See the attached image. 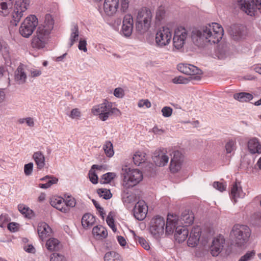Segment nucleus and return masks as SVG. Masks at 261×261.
I'll return each mask as SVG.
<instances>
[{"instance_id": "4d7b16f0", "label": "nucleus", "mask_w": 261, "mask_h": 261, "mask_svg": "<svg viewBox=\"0 0 261 261\" xmlns=\"http://www.w3.org/2000/svg\"><path fill=\"white\" fill-rule=\"evenodd\" d=\"M10 220V218L8 214H2L0 216V227H4L5 223L8 222Z\"/></svg>"}, {"instance_id": "f257e3e1", "label": "nucleus", "mask_w": 261, "mask_h": 261, "mask_svg": "<svg viewBox=\"0 0 261 261\" xmlns=\"http://www.w3.org/2000/svg\"><path fill=\"white\" fill-rule=\"evenodd\" d=\"M223 32V29L220 24L214 22L193 30L191 38L194 44L199 47H203L208 44L218 43L222 38Z\"/></svg>"}, {"instance_id": "8fccbe9b", "label": "nucleus", "mask_w": 261, "mask_h": 261, "mask_svg": "<svg viewBox=\"0 0 261 261\" xmlns=\"http://www.w3.org/2000/svg\"><path fill=\"white\" fill-rule=\"evenodd\" d=\"M40 180L46 181V184H48V185H49L50 187L53 184H56L58 179L56 177L47 175L44 177L41 178Z\"/></svg>"}, {"instance_id": "f03ea898", "label": "nucleus", "mask_w": 261, "mask_h": 261, "mask_svg": "<svg viewBox=\"0 0 261 261\" xmlns=\"http://www.w3.org/2000/svg\"><path fill=\"white\" fill-rule=\"evenodd\" d=\"M54 21L51 15H45L43 23L40 24L31 40V46L35 49L44 48L47 44L49 35L53 29Z\"/></svg>"}, {"instance_id": "2f4dec72", "label": "nucleus", "mask_w": 261, "mask_h": 261, "mask_svg": "<svg viewBox=\"0 0 261 261\" xmlns=\"http://www.w3.org/2000/svg\"><path fill=\"white\" fill-rule=\"evenodd\" d=\"M145 155L146 153L144 152L139 151L136 152L133 157L134 163L137 166H139L142 163H145L146 160Z\"/></svg>"}, {"instance_id": "4c0bfd02", "label": "nucleus", "mask_w": 261, "mask_h": 261, "mask_svg": "<svg viewBox=\"0 0 261 261\" xmlns=\"http://www.w3.org/2000/svg\"><path fill=\"white\" fill-rule=\"evenodd\" d=\"M12 5L10 3H6L3 2H0V15L2 16H6L9 13V9L11 8Z\"/></svg>"}, {"instance_id": "e2e57ef3", "label": "nucleus", "mask_w": 261, "mask_h": 261, "mask_svg": "<svg viewBox=\"0 0 261 261\" xmlns=\"http://www.w3.org/2000/svg\"><path fill=\"white\" fill-rule=\"evenodd\" d=\"M138 106L139 108H142L145 106L146 108H149L151 107V105L148 99H141L138 102Z\"/></svg>"}, {"instance_id": "6e6d98bb", "label": "nucleus", "mask_w": 261, "mask_h": 261, "mask_svg": "<svg viewBox=\"0 0 261 261\" xmlns=\"http://www.w3.org/2000/svg\"><path fill=\"white\" fill-rule=\"evenodd\" d=\"M89 177L90 181L93 184H96L98 182V176L95 172V171L90 169L89 172Z\"/></svg>"}, {"instance_id": "603ef678", "label": "nucleus", "mask_w": 261, "mask_h": 261, "mask_svg": "<svg viewBox=\"0 0 261 261\" xmlns=\"http://www.w3.org/2000/svg\"><path fill=\"white\" fill-rule=\"evenodd\" d=\"M34 168V164L33 163H29L24 165V173L26 176H30L32 174Z\"/></svg>"}, {"instance_id": "b1692460", "label": "nucleus", "mask_w": 261, "mask_h": 261, "mask_svg": "<svg viewBox=\"0 0 261 261\" xmlns=\"http://www.w3.org/2000/svg\"><path fill=\"white\" fill-rule=\"evenodd\" d=\"M32 158L38 170H42L45 166V158L43 153L41 151H37L33 153Z\"/></svg>"}, {"instance_id": "a18cd8bd", "label": "nucleus", "mask_w": 261, "mask_h": 261, "mask_svg": "<svg viewBox=\"0 0 261 261\" xmlns=\"http://www.w3.org/2000/svg\"><path fill=\"white\" fill-rule=\"evenodd\" d=\"M65 207H68L69 209L70 207H73L75 206L76 202L74 198L68 196L64 199Z\"/></svg>"}, {"instance_id": "39448f33", "label": "nucleus", "mask_w": 261, "mask_h": 261, "mask_svg": "<svg viewBox=\"0 0 261 261\" xmlns=\"http://www.w3.org/2000/svg\"><path fill=\"white\" fill-rule=\"evenodd\" d=\"M92 113L98 116L100 120L105 121L113 115L117 116L120 114V111L116 108L113 107L112 103L108 101L94 106L91 109Z\"/></svg>"}, {"instance_id": "6ab92c4d", "label": "nucleus", "mask_w": 261, "mask_h": 261, "mask_svg": "<svg viewBox=\"0 0 261 261\" xmlns=\"http://www.w3.org/2000/svg\"><path fill=\"white\" fill-rule=\"evenodd\" d=\"M228 31L231 37L235 40L242 39L246 35V28L241 25H232L230 27Z\"/></svg>"}, {"instance_id": "338daca9", "label": "nucleus", "mask_w": 261, "mask_h": 261, "mask_svg": "<svg viewBox=\"0 0 261 261\" xmlns=\"http://www.w3.org/2000/svg\"><path fill=\"white\" fill-rule=\"evenodd\" d=\"M114 95L118 98H122L124 95V92L122 88H117L114 90Z\"/></svg>"}, {"instance_id": "c9c22d12", "label": "nucleus", "mask_w": 261, "mask_h": 261, "mask_svg": "<svg viewBox=\"0 0 261 261\" xmlns=\"http://www.w3.org/2000/svg\"><path fill=\"white\" fill-rule=\"evenodd\" d=\"M105 261H121L120 255L115 251H110L106 253L104 256Z\"/></svg>"}, {"instance_id": "4be33fe9", "label": "nucleus", "mask_w": 261, "mask_h": 261, "mask_svg": "<svg viewBox=\"0 0 261 261\" xmlns=\"http://www.w3.org/2000/svg\"><path fill=\"white\" fill-rule=\"evenodd\" d=\"M201 234V229L199 226L194 227L191 231L187 244L189 247H194L197 245Z\"/></svg>"}, {"instance_id": "bb28decb", "label": "nucleus", "mask_w": 261, "mask_h": 261, "mask_svg": "<svg viewBox=\"0 0 261 261\" xmlns=\"http://www.w3.org/2000/svg\"><path fill=\"white\" fill-rule=\"evenodd\" d=\"M231 196L234 201L238 198H243L245 193L243 192L240 183L236 182L232 187L231 189Z\"/></svg>"}, {"instance_id": "c03bdc74", "label": "nucleus", "mask_w": 261, "mask_h": 261, "mask_svg": "<svg viewBox=\"0 0 261 261\" xmlns=\"http://www.w3.org/2000/svg\"><path fill=\"white\" fill-rule=\"evenodd\" d=\"M134 238L136 241L138 242L141 245V246L145 250H148L149 249L150 246L144 238L140 237L139 236H137L135 233Z\"/></svg>"}, {"instance_id": "a878e982", "label": "nucleus", "mask_w": 261, "mask_h": 261, "mask_svg": "<svg viewBox=\"0 0 261 261\" xmlns=\"http://www.w3.org/2000/svg\"><path fill=\"white\" fill-rule=\"evenodd\" d=\"M27 77V76L22 65L19 66L15 71V81L18 84H23L25 83Z\"/></svg>"}, {"instance_id": "cd10ccee", "label": "nucleus", "mask_w": 261, "mask_h": 261, "mask_svg": "<svg viewBox=\"0 0 261 261\" xmlns=\"http://www.w3.org/2000/svg\"><path fill=\"white\" fill-rule=\"evenodd\" d=\"M50 204L62 212L67 213L69 212V208L65 207L64 199L62 198L58 197L51 200Z\"/></svg>"}, {"instance_id": "bf43d9fd", "label": "nucleus", "mask_w": 261, "mask_h": 261, "mask_svg": "<svg viewBox=\"0 0 261 261\" xmlns=\"http://www.w3.org/2000/svg\"><path fill=\"white\" fill-rule=\"evenodd\" d=\"M50 261H64V256L62 254L54 253L50 257Z\"/></svg>"}, {"instance_id": "3c124183", "label": "nucleus", "mask_w": 261, "mask_h": 261, "mask_svg": "<svg viewBox=\"0 0 261 261\" xmlns=\"http://www.w3.org/2000/svg\"><path fill=\"white\" fill-rule=\"evenodd\" d=\"M123 24L128 26L134 27V20L133 16L130 14H127L125 15L123 18Z\"/></svg>"}, {"instance_id": "774afa93", "label": "nucleus", "mask_w": 261, "mask_h": 261, "mask_svg": "<svg viewBox=\"0 0 261 261\" xmlns=\"http://www.w3.org/2000/svg\"><path fill=\"white\" fill-rule=\"evenodd\" d=\"M19 224L17 223L11 222L8 225V229L12 232H15L18 230Z\"/></svg>"}, {"instance_id": "aec40b11", "label": "nucleus", "mask_w": 261, "mask_h": 261, "mask_svg": "<svg viewBox=\"0 0 261 261\" xmlns=\"http://www.w3.org/2000/svg\"><path fill=\"white\" fill-rule=\"evenodd\" d=\"M119 0H105L103 9L108 16H112L117 11Z\"/></svg>"}, {"instance_id": "a211bd4d", "label": "nucleus", "mask_w": 261, "mask_h": 261, "mask_svg": "<svg viewBox=\"0 0 261 261\" xmlns=\"http://www.w3.org/2000/svg\"><path fill=\"white\" fill-rule=\"evenodd\" d=\"M133 211L134 216L136 219L138 220H143L146 217L148 206L144 201H139L135 204Z\"/></svg>"}, {"instance_id": "0e129e2a", "label": "nucleus", "mask_w": 261, "mask_h": 261, "mask_svg": "<svg viewBox=\"0 0 261 261\" xmlns=\"http://www.w3.org/2000/svg\"><path fill=\"white\" fill-rule=\"evenodd\" d=\"M30 76L32 77H36L39 76L42 74V71L40 69L31 68L29 70Z\"/></svg>"}, {"instance_id": "5701e85b", "label": "nucleus", "mask_w": 261, "mask_h": 261, "mask_svg": "<svg viewBox=\"0 0 261 261\" xmlns=\"http://www.w3.org/2000/svg\"><path fill=\"white\" fill-rule=\"evenodd\" d=\"M194 220V216L193 213L190 210H185L182 214L180 219L178 217V221L180 222L181 225L187 226L192 224Z\"/></svg>"}, {"instance_id": "dca6fc26", "label": "nucleus", "mask_w": 261, "mask_h": 261, "mask_svg": "<svg viewBox=\"0 0 261 261\" xmlns=\"http://www.w3.org/2000/svg\"><path fill=\"white\" fill-rule=\"evenodd\" d=\"M166 150L164 149H156L153 154L152 160L155 164L159 167H163L167 164L169 158Z\"/></svg>"}, {"instance_id": "680f3d73", "label": "nucleus", "mask_w": 261, "mask_h": 261, "mask_svg": "<svg viewBox=\"0 0 261 261\" xmlns=\"http://www.w3.org/2000/svg\"><path fill=\"white\" fill-rule=\"evenodd\" d=\"M213 187L220 192H223L226 189V185L219 181H215L213 183Z\"/></svg>"}, {"instance_id": "473e14b6", "label": "nucleus", "mask_w": 261, "mask_h": 261, "mask_svg": "<svg viewBox=\"0 0 261 261\" xmlns=\"http://www.w3.org/2000/svg\"><path fill=\"white\" fill-rule=\"evenodd\" d=\"M18 211L26 218L31 219L34 216L33 211L24 204L18 205Z\"/></svg>"}, {"instance_id": "f704fd0d", "label": "nucleus", "mask_w": 261, "mask_h": 261, "mask_svg": "<svg viewBox=\"0 0 261 261\" xmlns=\"http://www.w3.org/2000/svg\"><path fill=\"white\" fill-rule=\"evenodd\" d=\"M47 249L50 251H57L59 249V241L55 238L48 239L46 243Z\"/></svg>"}, {"instance_id": "052dcab7", "label": "nucleus", "mask_w": 261, "mask_h": 261, "mask_svg": "<svg viewBox=\"0 0 261 261\" xmlns=\"http://www.w3.org/2000/svg\"><path fill=\"white\" fill-rule=\"evenodd\" d=\"M106 221L110 227L112 228L113 231L115 232L116 231V228L114 224V220L112 216H111L110 214L108 216Z\"/></svg>"}, {"instance_id": "20e7f679", "label": "nucleus", "mask_w": 261, "mask_h": 261, "mask_svg": "<svg viewBox=\"0 0 261 261\" xmlns=\"http://www.w3.org/2000/svg\"><path fill=\"white\" fill-rule=\"evenodd\" d=\"M121 175L123 177L122 186L126 189L137 185L143 178L141 171L127 165L122 167Z\"/></svg>"}, {"instance_id": "09e8293b", "label": "nucleus", "mask_w": 261, "mask_h": 261, "mask_svg": "<svg viewBox=\"0 0 261 261\" xmlns=\"http://www.w3.org/2000/svg\"><path fill=\"white\" fill-rule=\"evenodd\" d=\"M225 149L227 153H230L236 149V141L229 140L225 145Z\"/></svg>"}, {"instance_id": "c85d7f7f", "label": "nucleus", "mask_w": 261, "mask_h": 261, "mask_svg": "<svg viewBox=\"0 0 261 261\" xmlns=\"http://www.w3.org/2000/svg\"><path fill=\"white\" fill-rule=\"evenodd\" d=\"M95 222V217L90 214L84 215L82 219V224L84 228H88L94 225Z\"/></svg>"}, {"instance_id": "f8f14e48", "label": "nucleus", "mask_w": 261, "mask_h": 261, "mask_svg": "<svg viewBox=\"0 0 261 261\" xmlns=\"http://www.w3.org/2000/svg\"><path fill=\"white\" fill-rule=\"evenodd\" d=\"M165 221L163 217L156 216L153 217L150 224V232L158 239L164 233Z\"/></svg>"}, {"instance_id": "58836bf2", "label": "nucleus", "mask_w": 261, "mask_h": 261, "mask_svg": "<svg viewBox=\"0 0 261 261\" xmlns=\"http://www.w3.org/2000/svg\"><path fill=\"white\" fill-rule=\"evenodd\" d=\"M17 122L19 124H22L25 123L27 126L30 127H33L35 126L34 119L31 117L19 118L18 119Z\"/></svg>"}, {"instance_id": "1a4fd4ad", "label": "nucleus", "mask_w": 261, "mask_h": 261, "mask_svg": "<svg viewBox=\"0 0 261 261\" xmlns=\"http://www.w3.org/2000/svg\"><path fill=\"white\" fill-rule=\"evenodd\" d=\"M30 4V0H18L16 1L11 13V23L16 26L24 15Z\"/></svg>"}, {"instance_id": "13d9d810", "label": "nucleus", "mask_w": 261, "mask_h": 261, "mask_svg": "<svg viewBox=\"0 0 261 261\" xmlns=\"http://www.w3.org/2000/svg\"><path fill=\"white\" fill-rule=\"evenodd\" d=\"M255 252L254 250L247 252L245 255L242 256L239 261H248L252 258L255 255Z\"/></svg>"}, {"instance_id": "9d476101", "label": "nucleus", "mask_w": 261, "mask_h": 261, "mask_svg": "<svg viewBox=\"0 0 261 261\" xmlns=\"http://www.w3.org/2000/svg\"><path fill=\"white\" fill-rule=\"evenodd\" d=\"M38 24V19L35 15L28 16L19 28V33L22 36L29 38L33 33Z\"/></svg>"}, {"instance_id": "9b49d317", "label": "nucleus", "mask_w": 261, "mask_h": 261, "mask_svg": "<svg viewBox=\"0 0 261 261\" xmlns=\"http://www.w3.org/2000/svg\"><path fill=\"white\" fill-rule=\"evenodd\" d=\"M172 36V31L169 28H160L155 34V42L156 46L163 47L168 45L171 42Z\"/></svg>"}, {"instance_id": "79ce46f5", "label": "nucleus", "mask_w": 261, "mask_h": 261, "mask_svg": "<svg viewBox=\"0 0 261 261\" xmlns=\"http://www.w3.org/2000/svg\"><path fill=\"white\" fill-rule=\"evenodd\" d=\"M97 193L99 197H102L105 199H109L112 196L110 190L107 189H99L97 190Z\"/></svg>"}, {"instance_id": "a19ab883", "label": "nucleus", "mask_w": 261, "mask_h": 261, "mask_svg": "<svg viewBox=\"0 0 261 261\" xmlns=\"http://www.w3.org/2000/svg\"><path fill=\"white\" fill-rule=\"evenodd\" d=\"M124 190L122 195L123 202L125 203H130L134 200V197L129 193L126 189Z\"/></svg>"}, {"instance_id": "ea45409f", "label": "nucleus", "mask_w": 261, "mask_h": 261, "mask_svg": "<svg viewBox=\"0 0 261 261\" xmlns=\"http://www.w3.org/2000/svg\"><path fill=\"white\" fill-rule=\"evenodd\" d=\"M116 175L114 173L108 172L104 174L100 179L101 184L109 183L112 179L114 178Z\"/></svg>"}, {"instance_id": "864d4df0", "label": "nucleus", "mask_w": 261, "mask_h": 261, "mask_svg": "<svg viewBox=\"0 0 261 261\" xmlns=\"http://www.w3.org/2000/svg\"><path fill=\"white\" fill-rule=\"evenodd\" d=\"M69 117L72 119H79L81 117V112L77 108H75L71 111Z\"/></svg>"}, {"instance_id": "412c9836", "label": "nucleus", "mask_w": 261, "mask_h": 261, "mask_svg": "<svg viewBox=\"0 0 261 261\" xmlns=\"http://www.w3.org/2000/svg\"><path fill=\"white\" fill-rule=\"evenodd\" d=\"M247 148L251 154H261V142L256 137H252L249 139Z\"/></svg>"}, {"instance_id": "e433bc0d", "label": "nucleus", "mask_w": 261, "mask_h": 261, "mask_svg": "<svg viewBox=\"0 0 261 261\" xmlns=\"http://www.w3.org/2000/svg\"><path fill=\"white\" fill-rule=\"evenodd\" d=\"M103 149L108 157L110 158L113 156L114 151L113 150V144L111 141H107L105 142L103 146Z\"/></svg>"}, {"instance_id": "de8ad7c7", "label": "nucleus", "mask_w": 261, "mask_h": 261, "mask_svg": "<svg viewBox=\"0 0 261 261\" xmlns=\"http://www.w3.org/2000/svg\"><path fill=\"white\" fill-rule=\"evenodd\" d=\"M165 17V10L163 7H160L156 12L155 19L158 21H161Z\"/></svg>"}, {"instance_id": "4468645a", "label": "nucleus", "mask_w": 261, "mask_h": 261, "mask_svg": "<svg viewBox=\"0 0 261 261\" xmlns=\"http://www.w3.org/2000/svg\"><path fill=\"white\" fill-rule=\"evenodd\" d=\"M177 69L184 74L189 75L192 80L198 81L201 79L202 70L193 65L179 64L177 65Z\"/></svg>"}, {"instance_id": "5fc2aeb1", "label": "nucleus", "mask_w": 261, "mask_h": 261, "mask_svg": "<svg viewBox=\"0 0 261 261\" xmlns=\"http://www.w3.org/2000/svg\"><path fill=\"white\" fill-rule=\"evenodd\" d=\"M162 115L164 117H169L172 115L173 109L170 107H164L161 110Z\"/></svg>"}, {"instance_id": "7c9ffc66", "label": "nucleus", "mask_w": 261, "mask_h": 261, "mask_svg": "<svg viewBox=\"0 0 261 261\" xmlns=\"http://www.w3.org/2000/svg\"><path fill=\"white\" fill-rule=\"evenodd\" d=\"M233 98L241 102H247L252 100L253 95L247 92L237 93L233 95Z\"/></svg>"}, {"instance_id": "6e6552de", "label": "nucleus", "mask_w": 261, "mask_h": 261, "mask_svg": "<svg viewBox=\"0 0 261 261\" xmlns=\"http://www.w3.org/2000/svg\"><path fill=\"white\" fill-rule=\"evenodd\" d=\"M238 3L240 9L248 15L261 13V0H238Z\"/></svg>"}, {"instance_id": "2eb2a0df", "label": "nucleus", "mask_w": 261, "mask_h": 261, "mask_svg": "<svg viewBox=\"0 0 261 261\" xmlns=\"http://www.w3.org/2000/svg\"><path fill=\"white\" fill-rule=\"evenodd\" d=\"M171 156L169 168L172 173H177L181 169L184 163V155L178 150L169 153Z\"/></svg>"}, {"instance_id": "72a5a7b5", "label": "nucleus", "mask_w": 261, "mask_h": 261, "mask_svg": "<svg viewBox=\"0 0 261 261\" xmlns=\"http://www.w3.org/2000/svg\"><path fill=\"white\" fill-rule=\"evenodd\" d=\"M71 34L70 37V43L69 46L71 47L75 42L78 40L79 36V28L77 25L74 24L71 29Z\"/></svg>"}, {"instance_id": "393cba45", "label": "nucleus", "mask_w": 261, "mask_h": 261, "mask_svg": "<svg viewBox=\"0 0 261 261\" xmlns=\"http://www.w3.org/2000/svg\"><path fill=\"white\" fill-rule=\"evenodd\" d=\"M51 233V229L44 222L39 223L38 226V233L40 238L43 240Z\"/></svg>"}, {"instance_id": "7ed1b4c3", "label": "nucleus", "mask_w": 261, "mask_h": 261, "mask_svg": "<svg viewBox=\"0 0 261 261\" xmlns=\"http://www.w3.org/2000/svg\"><path fill=\"white\" fill-rule=\"evenodd\" d=\"M181 222L178 221V216L176 215L168 214L167 219L165 232L170 234L174 232L175 240L179 243L184 242L187 238L189 230L185 226H181Z\"/></svg>"}, {"instance_id": "c756f323", "label": "nucleus", "mask_w": 261, "mask_h": 261, "mask_svg": "<svg viewBox=\"0 0 261 261\" xmlns=\"http://www.w3.org/2000/svg\"><path fill=\"white\" fill-rule=\"evenodd\" d=\"M92 233L97 239H102L106 238L108 236L107 229L100 225L95 226L93 228Z\"/></svg>"}, {"instance_id": "0eeeda50", "label": "nucleus", "mask_w": 261, "mask_h": 261, "mask_svg": "<svg viewBox=\"0 0 261 261\" xmlns=\"http://www.w3.org/2000/svg\"><path fill=\"white\" fill-rule=\"evenodd\" d=\"M152 15L151 11L146 8L140 10L137 14L136 28L138 32L144 33L150 26Z\"/></svg>"}, {"instance_id": "49530a36", "label": "nucleus", "mask_w": 261, "mask_h": 261, "mask_svg": "<svg viewBox=\"0 0 261 261\" xmlns=\"http://www.w3.org/2000/svg\"><path fill=\"white\" fill-rule=\"evenodd\" d=\"M133 30V28L128 26L127 25H125V24H122L121 33L122 35H123L124 36L128 37L132 35Z\"/></svg>"}, {"instance_id": "f3484780", "label": "nucleus", "mask_w": 261, "mask_h": 261, "mask_svg": "<svg viewBox=\"0 0 261 261\" xmlns=\"http://www.w3.org/2000/svg\"><path fill=\"white\" fill-rule=\"evenodd\" d=\"M225 240L223 236L220 234L214 238L210 247V251L213 256H217L223 250Z\"/></svg>"}, {"instance_id": "423d86ee", "label": "nucleus", "mask_w": 261, "mask_h": 261, "mask_svg": "<svg viewBox=\"0 0 261 261\" xmlns=\"http://www.w3.org/2000/svg\"><path fill=\"white\" fill-rule=\"evenodd\" d=\"M251 234L250 228L246 225L235 224L230 232L235 244L239 247L244 245L248 241Z\"/></svg>"}, {"instance_id": "69168bd1", "label": "nucleus", "mask_w": 261, "mask_h": 261, "mask_svg": "<svg viewBox=\"0 0 261 261\" xmlns=\"http://www.w3.org/2000/svg\"><path fill=\"white\" fill-rule=\"evenodd\" d=\"M78 48L80 50L86 53L87 51V41L85 40L81 39L79 41Z\"/></svg>"}, {"instance_id": "ddd939ff", "label": "nucleus", "mask_w": 261, "mask_h": 261, "mask_svg": "<svg viewBox=\"0 0 261 261\" xmlns=\"http://www.w3.org/2000/svg\"><path fill=\"white\" fill-rule=\"evenodd\" d=\"M189 36V32L185 28L179 27L176 28L173 38L174 47L177 49L182 48Z\"/></svg>"}, {"instance_id": "37998d69", "label": "nucleus", "mask_w": 261, "mask_h": 261, "mask_svg": "<svg viewBox=\"0 0 261 261\" xmlns=\"http://www.w3.org/2000/svg\"><path fill=\"white\" fill-rule=\"evenodd\" d=\"M192 81V79L190 78V76L188 77H185L183 76L175 77L172 80L173 83L180 84H188L190 81Z\"/></svg>"}]
</instances>
